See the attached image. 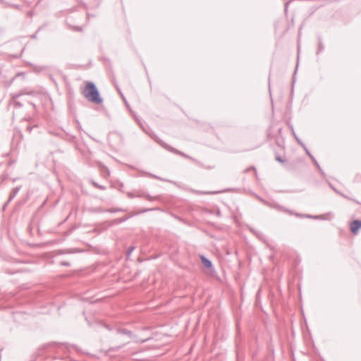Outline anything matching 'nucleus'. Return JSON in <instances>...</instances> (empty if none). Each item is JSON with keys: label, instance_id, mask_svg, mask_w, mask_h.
<instances>
[{"label": "nucleus", "instance_id": "f257e3e1", "mask_svg": "<svg viewBox=\"0 0 361 361\" xmlns=\"http://www.w3.org/2000/svg\"><path fill=\"white\" fill-rule=\"evenodd\" d=\"M82 93L89 102L93 104H101L104 101L98 88L93 82L87 81Z\"/></svg>", "mask_w": 361, "mask_h": 361}, {"label": "nucleus", "instance_id": "f03ea898", "mask_svg": "<svg viewBox=\"0 0 361 361\" xmlns=\"http://www.w3.org/2000/svg\"><path fill=\"white\" fill-rule=\"evenodd\" d=\"M163 148H164L165 149H166L172 153H174V154L180 155L185 158L189 159L192 160V161H194L195 164H198L200 166L204 168V165L200 161L197 160L196 159H195L192 157H190L189 155L185 154L184 152H183L181 151L176 149V148L168 145L167 143H163ZM205 169H212V167H205Z\"/></svg>", "mask_w": 361, "mask_h": 361}, {"label": "nucleus", "instance_id": "7ed1b4c3", "mask_svg": "<svg viewBox=\"0 0 361 361\" xmlns=\"http://www.w3.org/2000/svg\"><path fill=\"white\" fill-rule=\"evenodd\" d=\"M134 118L136 120L138 125L140 126V127L142 129V130L163 147V143L165 142L162 141L161 139H159L152 130H150L149 128H145L135 115H134Z\"/></svg>", "mask_w": 361, "mask_h": 361}, {"label": "nucleus", "instance_id": "20e7f679", "mask_svg": "<svg viewBox=\"0 0 361 361\" xmlns=\"http://www.w3.org/2000/svg\"><path fill=\"white\" fill-rule=\"evenodd\" d=\"M158 209V208H147V209H143L141 212H137L135 214H131L130 215H128V216H125L122 218H118V219H116L114 220V224H122L125 221H126L127 220H128L129 219L135 216V215H137V214H142V213H145V212H151V211H153V210H157Z\"/></svg>", "mask_w": 361, "mask_h": 361}, {"label": "nucleus", "instance_id": "39448f33", "mask_svg": "<svg viewBox=\"0 0 361 361\" xmlns=\"http://www.w3.org/2000/svg\"><path fill=\"white\" fill-rule=\"evenodd\" d=\"M85 320L87 322L89 326L93 328L95 331H99V329L102 327H104L108 329L109 331H112L114 329V328H112L109 324H102V322L98 321L91 322L87 319V317H85Z\"/></svg>", "mask_w": 361, "mask_h": 361}, {"label": "nucleus", "instance_id": "423d86ee", "mask_svg": "<svg viewBox=\"0 0 361 361\" xmlns=\"http://www.w3.org/2000/svg\"><path fill=\"white\" fill-rule=\"evenodd\" d=\"M200 258L201 263L204 265V267L205 268L210 270L211 272L215 271V269L214 267L213 263L209 258H207L204 255H200Z\"/></svg>", "mask_w": 361, "mask_h": 361}, {"label": "nucleus", "instance_id": "0eeeda50", "mask_svg": "<svg viewBox=\"0 0 361 361\" xmlns=\"http://www.w3.org/2000/svg\"><path fill=\"white\" fill-rule=\"evenodd\" d=\"M361 229V220L355 219L350 224V231L353 234L356 235L359 230Z\"/></svg>", "mask_w": 361, "mask_h": 361}, {"label": "nucleus", "instance_id": "6e6552de", "mask_svg": "<svg viewBox=\"0 0 361 361\" xmlns=\"http://www.w3.org/2000/svg\"><path fill=\"white\" fill-rule=\"evenodd\" d=\"M23 94H32V92H20L16 94L13 95L12 99L14 103V106L18 108H21L23 106V104L18 100V98Z\"/></svg>", "mask_w": 361, "mask_h": 361}, {"label": "nucleus", "instance_id": "1a4fd4ad", "mask_svg": "<svg viewBox=\"0 0 361 361\" xmlns=\"http://www.w3.org/2000/svg\"><path fill=\"white\" fill-rule=\"evenodd\" d=\"M270 207L276 209L277 211L284 212L288 213L289 214H293V212L292 210L286 209V207H284L283 206H282L278 203H274V204H271Z\"/></svg>", "mask_w": 361, "mask_h": 361}, {"label": "nucleus", "instance_id": "9d476101", "mask_svg": "<svg viewBox=\"0 0 361 361\" xmlns=\"http://www.w3.org/2000/svg\"><path fill=\"white\" fill-rule=\"evenodd\" d=\"M115 329H116V333L118 334L126 335V336H127L129 338L133 336V333L131 331L128 330L126 329L116 327V328H115Z\"/></svg>", "mask_w": 361, "mask_h": 361}, {"label": "nucleus", "instance_id": "9b49d317", "mask_svg": "<svg viewBox=\"0 0 361 361\" xmlns=\"http://www.w3.org/2000/svg\"><path fill=\"white\" fill-rule=\"evenodd\" d=\"M20 189H21V186L19 185V186H16V187L13 188L11 190L9 197H8V202H11L15 198V197L18 193V192L20 191Z\"/></svg>", "mask_w": 361, "mask_h": 361}, {"label": "nucleus", "instance_id": "f8f14e48", "mask_svg": "<svg viewBox=\"0 0 361 361\" xmlns=\"http://www.w3.org/2000/svg\"><path fill=\"white\" fill-rule=\"evenodd\" d=\"M135 197H145L147 200H148L149 201H153V200L159 199V196L153 197V196L150 195L149 194H145L144 192L140 193V194L137 195Z\"/></svg>", "mask_w": 361, "mask_h": 361}, {"label": "nucleus", "instance_id": "ddd939ff", "mask_svg": "<svg viewBox=\"0 0 361 361\" xmlns=\"http://www.w3.org/2000/svg\"><path fill=\"white\" fill-rule=\"evenodd\" d=\"M130 338H131L135 343H145L150 339V338H138V336L134 334H133V336L130 337Z\"/></svg>", "mask_w": 361, "mask_h": 361}, {"label": "nucleus", "instance_id": "4468645a", "mask_svg": "<svg viewBox=\"0 0 361 361\" xmlns=\"http://www.w3.org/2000/svg\"><path fill=\"white\" fill-rule=\"evenodd\" d=\"M130 338H131L135 343H145L150 339V338H138V336L134 334H133V336L130 337Z\"/></svg>", "mask_w": 361, "mask_h": 361}, {"label": "nucleus", "instance_id": "2eb2a0df", "mask_svg": "<svg viewBox=\"0 0 361 361\" xmlns=\"http://www.w3.org/2000/svg\"><path fill=\"white\" fill-rule=\"evenodd\" d=\"M324 49V45L323 44L322 37L318 36V49L317 51V55L319 54Z\"/></svg>", "mask_w": 361, "mask_h": 361}, {"label": "nucleus", "instance_id": "dca6fc26", "mask_svg": "<svg viewBox=\"0 0 361 361\" xmlns=\"http://www.w3.org/2000/svg\"><path fill=\"white\" fill-rule=\"evenodd\" d=\"M250 231L254 233L259 240H264V239H263L264 238V235L262 233L259 232V231H256L255 229L252 228H250Z\"/></svg>", "mask_w": 361, "mask_h": 361}, {"label": "nucleus", "instance_id": "f3484780", "mask_svg": "<svg viewBox=\"0 0 361 361\" xmlns=\"http://www.w3.org/2000/svg\"><path fill=\"white\" fill-rule=\"evenodd\" d=\"M230 190H224L222 191H207V192H202V191H197V194H206V195H214V194H218V193H220V192H226V191H229Z\"/></svg>", "mask_w": 361, "mask_h": 361}, {"label": "nucleus", "instance_id": "a211bd4d", "mask_svg": "<svg viewBox=\"0 0 361 361\" xmlns=\"http://www.w3.org/2000/svg\"><path fill=\"white\" fill-rule=\"evenodd\" d=\"M306 154L309 156V157L312 159L314 164L317 166V168H319V164L316 160V159L313 157L309 149H306Z\"/></svg>", "mask_w": 361, "mask_h": 361}, {"label": "nucleus", "instance_id": "6ab92c4d", "mask_svg": "<svg viewBox=\"0 0 361 361\" xmlns=\"http://www.w3.org/2000/svg\"><path fill=\"white\" fill-rule=\"evenodd\" d=\"M90 183L96 188H98V189H100L102 190H104L106 188L105 186H104L102 185H99V183L95 182L94 180H90Z\"/></svg>", "mask_w": 361, "mask_h": 361}, {"label": "nucleus", "instance_id": "aec40b11", "mask_svg": "<svg viewBox=\"0 0 361 361\" xmlns=\"http://www.w3.org/2000/svg\"><path fill=\"white\" fill-rule=\"evenodd\" d=\"M125 211H126V209H123L121 208H110V209H105L106 212H109V213H116L118 212H125Z\"/></svg>", "mask_w": 361, "mask_h": 361}, {"label": "nucleus", "instance_id": "412c9836", "mask_svg": "<svg viewBox=\"0 0 361 361\" xmlns=\"http://www.w3.org/2000/svg\"><path fill=\"white\" fill-rule=\"evenodd\" d=\"M6 7H9V8H15V9H17V10H21L22 9V6L18 5V4H11V3H6Z\"/></svg>", "mask_w": 361, "mask_h": 361}, {"label": "nucleus", "instance_id": "4be33fe9", "mask_svg": "<svg viewBox=\"0 0 361 361\" xmlns=\"http://www.w3.org/2000/svg\"><path fill=\"white\" fill-rule=\"evenodd\" d=\"M127 343H124V344L121 345H118V346H115V347H111V348H110L108 350V351H109V352H111V351H112V352H116V351H118V350H119L120 349H121L123 346H125Z\"/></svg>", "mask_w": 361, "mask_h": 361}, {"label": "nucleus", "instance_id": "5701e85b", "mask_svg": "<svg viewBox=\"0 0 361 361\" xmlns=\"http://www.w3.org/2000/svg\"><path fill=\"white\" fill-rule=\"evenodd\" d=\"M9 178V175L8 173L4 172L0 176V180L1 182L5 181L6 180Z\"/></svg>", "mask_w": 361, "mask_h": 361}, {"label": "nucleus", "instance_id": "b1692460", "mask_svg": "<svg viewBox=\"0 0 361 361\" xmlns=\"http://www.w3.org/2000/svg\"><path fill=\"white\" fill-rule=\"evenodd\" d=\"M298 63H297V65H296V68L295 69V71H294V73L293 75V78H292V91H293V87H294V84L295 82V75L297 70H298Z\"/></svg>", "mask_w": 361, "mask_h": 361}, {"label": "nucleus", "instance_id": "393cba45", "mask_svg": "<svg viewBox=\"0 0 361 361\" xmlns=\"http://www.w3.org/2000/svg\"><path fill=\"white\" fill-rule=\"evenodd\" d=\"M329 186L338 194L342 195L343 197H344L345 198H347V199H349V197L348 196H346L345 195L343 194L342 192H339L337 189H336L331 183H329Z\"/></svg>", "mask_w": 361, "mask_h": 361}, {"label": "nucleus", "instance_id": "a878e982", "mask_svg": "<svg viewBox=\"0 0 361 361\" xmlns=\"http://www.w3.org/2000/svg\"><path fill=\"white\" fill-rule=\"evenodd\" d=\"M118 90L119 94H121V96L122 97V98H123V101H124V102H125L126 106H127V108H128L130 111H131V110L130 109V105L128 104V103L127 100H126V98L124 97V96H123V93L121 92V91L119 89H118Z\"/></svg>", "mask_w": 361, "mask_h": 361}, {"label": "nucleus", "instance_id": "bb28decb", "mask_svg": "<svg viewBox=\"0 0 361 361\" xmlns=\"http://www.w3.org/2000/svg\"><path fill=\"white\" fill-rule=\"evenodd\" d=\"M250 170H253L255 171V176L257 178V169L255 166H250V168H247L245 169V173H247L249 172Z\"/></svg>", "mask_w": 361, "mask_h": 361}, {"label": "nucleus", "instance_id": "cd10ccee", "mask_svg": "<svg viewBox=\"0 0 361 361\" xmlns=\"http://www.w3.org/2000/svg\"><path fill=\"white\" fill-rule=\"evenodd\" d=\"M303 218L312 219H319L320 217L319 216H313L311 214H304Z\"/></svg>", "mask_w": 361, "mask_h": 361}, {"label": "nucleus", "instance_id": "c85d7f7f", "mask_svg": "<svg viewBox=\"0 0 361 361\" xmlns=\"http://www.w3.org/2000/svg\"><path fill=\"white\" fill-rule=\"evenodd\" d=\"M288 124L289 127L290 128L291 132H292V133H293V135L294 137L295 138L296 141L298 142V140H300V139H299V138H298V137L296 135V134H295V130H294V128H293V125H290L289 123H288Z\"/></svg>", "mask_w": 361, "mask_h": 361}, {"label": "nucleus", "instance_id": "c756f323", "mask_svg": "<svg viewBox=\"0 0 361 361\" xmlns=\"http://www.w3.org/2000/svg\"><path fill=\"white\" fill-rule=\"evenodd\" d=\"M135 249V246H130L126 251V256L129 257L132 252Z\"/></svg>", "mask_w": 361, "mask_h": 361}, {"label": "nucleus", "instance_id": "7c9ffc66", "mask_svg": "<svg viewBox=\"0 0 361 361\" xmlns=\"http://www.w3.org/2000/svg\"><path fill=\"white\" fill-rule=\"evenodd\" d=\"M38 128V126H37V125H35V126H30V125H29V126H27L26 127V130H27L30 133L32 131V130H33L34 128Z\"/></svg>", "mask_w": 361, "mask_h": 361}, {"label": "nucleus", "instance_id": "2f4dec72", "mask_svg": "<svg viewBox=\"0 0 361 361\" xmlns=\"http://www.w3.org/2000/svg\"><path fill=\"white\" fill-rule=\"evenodd\" d=\"M41 28H38L35 33L32 34L30 37L33 39H37V33L40 31Z\"/></svg>", "mask_w": 361, "mask_h": 361}, {"label": "nucleus", "instance_id": "473e14b6", "mask_svg": "<svg viewBox=\"0 0 361 361\" xmlns=\"http://www.w3.org/2000/svg\"><path fill=\"white\" fill-rule=\"evenodd\" d=\"M268 88H269V95H270V97H271V100H272L271 91V84H270V76L269 77V80H268ZM271 102L273 103V101H271Z\"/></svg>", "mask_w": 361, "mask_h": 361}, {"label": "nucleus", "instance_id": "72a5a7b5", "mask_svg": "<svg viewBox=\"0 0 361 361\" xmlns=\"http://www.w3.org/2000/svg\"><path fill=\"white\" fill-rule=\"evenodd\" d=\"M298 143L302 147V148L304 149V150L306 152V149H308L307 148V147L305 146V145L300 140H298Z\"/></svg>", "mask_w": 361, "mask_h": 361}, {"label": "nucleus", "instance_id": "f704fd0d", "mask_svg": "<svg viewBox=\"0 0 361 361\" xmlns=\"http://www.w3.org/2000/svg\"><path fill=\"white\" fill-rule=\"evenodd\" d=\"M60 264L63 267H70L71 266V263L69 262H66V261L61 262Z\"/></svg>", "mask_w": 361, "mask_h": 361}, {"label": "nucleus", "instance_id": "c9c22d12", "mask_svg": "<svg viewBox=\"0 0 361 361\" xmlns=\"http://www.w3.org/2000/svg\"><path fill=\"white\" fill-rule=\"evenodd\" d=\"M94 212H106L105 209H102L101 207H97L94 209Z\"/></svg>", "mask_w": 361, "mask_h": 361}, {"label": "nucleus", "instance_id": "e433bc0d", "mask_svg": "<svg viewBox=\"0 0 361 361\" xmlns=\"http://www.w3.org/2000/svg\"><path fill=\"white\" fill-rule=\"evenodd\" d=\"M276 160L277 161L280 162V163H284V162H285V160H284V159H282L281 157H279V156H277V157H276Z\"/></svg>", "mask_w": 361, "mask_h": 361}, {"label": "nucleus", "instance_id": "4c0bfd02", "mask_svg": "<svg viewBox=\"0 0 361 361\" xmlns=\"http://www.w3.org/2000/svg\"><path fill=\"white\" fill-rule=\"evenodd\" d=\"M293 215H295L297 217L303 218L304 214H300V213H297V212H293Z\"/></svg>", "mask_w": 361, "mask_h": 361}, {"label": "nucleus", "instance_id": "58836bf2", "mask_svg": "<svg viewBox=\"0 0 361 361\" xmlns=\"http://www.w3.org/2000/svg\"><path fill=\"white\" fill-rule=\"evenodd\" d=\"M27 16L29 18H32V17L34 16V12H33V11H29L27 13Z\"/></svg>", "mask_w": 361, "mask_h": 361}, {"label": "nucleus", "instance_id": "ea45409f", "mask_svg": "<svg viewBox=\"0 0 361 361\" xmlns=\"http://www.w3.org/2000/svg\"><path fill=\"white\" fill-rule=\"evenodd\" d=\"M11 202H8V200L3 205V207H2V209L3 211H5L6 207L8 206V204L10 203Z\"/></svg>", "mask_w": 361, "mask_h": 361}, {"label": "nucleus", "instance_id": "a19ab883", "mask_svg": "<svg viewBox=\"0 0 361 361\" xmlns=\"http://www.w3.org/2000/svg\"><path fill=\"white\" fill-rule=\"evenodd\" d=\"M290 1H287L285 3V12H287V10H288V6L289 5Z\"/></svg>", "mask_w": 361, "mask_h": 361}, {"label": "nucleus", "instance_id": "79ce46f5", "mask_svg": "<svg viewBox=\"0 0 361 361\" xmlns=\"http://www.w3.org/2000/svg\"><path fill=\"white\" fill-rule=\"evenodd\" d=\"M136 195H134L132 192H128V197H130V198H133L135 197Z\"/></svg>", "mask_w": 361, "mask_h": 361}, {"label": "nucleus", "instance_id": "37998d69", "mask_svg": "<svg viewBox=\"0 0 361 361\" xmlns=\"http://www.w3.org/2000/svg\"><path fill=\"white\" fill-rule=\"evenodd\" d=\"M318 170L319 171V172L323 175L324 176V171L322 170V169L321 168V166H319V168H317Z\"/></svg>", "mask_w": 361, "mask_h": 361}, {"label": "nucleus", "instance_id": "c03bdc74", "mask_svg": "<svg viewBox=\"0 0 361 361\" xmlns=\"http://www.w3.org/2000/svg\"><path fill=\"white\" fill-rule=\"evenodd\" d=\"M55 344H57L56 343H54ZM59 345H65L66 348H68V346L70 345L68 343H59Z\"/></svg>", "mask_w": 361, "mask_h": 361}, {"label": "nucleus", "instance_id": "a18cd8bd", "mask_svg": "<svg viewBox=\"0 0 361 361\" xmlns=\"http://www.w3.org/2000/svg\"><path fill=\"white\" fill-rule=\"evenodd\" d=\"M153 177L155 178L161 180L167 181V180L163 179V178H160L159 176H153Z\"/></svg>", "mask_w": 361, "mask_h": 361}, {"label": "nucleus", "instance_id": "49530a36", "mask_svg": "<svg viewBox=\"0 0 361 361\" xmlns=\"http://www.w3.org/2000/svg\"><path fill=\"white\" fill-rule=\"evenodd\" d=\"M176 218L177 219H178L179 221H182V222H183V221H183V219L181 217H179V216H176Z\"/></svg>", "mask_w": 361, "mask_h": 361}, {"label": "nucleus", "instance_id": "de8ad7c7", "mask_svg": "<svg viewBox=\"0 0 361 361\" xmlns=\"http://www.w3.org/2000/svg\"><path fill=\"white\" fill-rule=\"evenodd\" d=\"M18 178H11L12 182H16L17 180H18Z\"/></svg>", "mask_w": 361, "mask_h": 361}, {"label": "nucleus", "instance_id": "09e8293b", "mask_svg": "<svg viewBox=\"0 0 361 361\" xmlns=\"http://www.w3.org/2000/svg\"><path fill=\"white\" fill-rule=\"evenodd\" d=\"M87 18H90V17H93L94 15H90L89 13H87Z\"/></svg>", "mask_w": 361, "mask_h": 361}, {"label": "nucleus", "instance_id": "8fccbe9b", "mask_svg": "<svg viewBox=\"0 0 361 361\" xmlns=\"http://www.w3.org/2000/svg\"><path fill=\"white\" fill-rule=\"evenodd\" d=\"M82 6H83V7H84L85 8H86V9L87 8V4H85V3H83V4H82Z\"/></svg>", "mask_w": 361, "mask_h": 361}, {"label": "nucleus", "instance_id": "3c124183", "mask_svg": "<svg viewBox=\"0 0 361 361\" xmlns=\"http://www.w3.org/2000/svg\"><path fill=\"white\" fill-rule=\"evenodd\" d=\"M75 30H78V31H81L82 30L81 27H76Z\"/></svg>", "mask_w": 361, "mask_h": 361}, {"label": "nucleus", "instance_id": "603ef678", "mask_svg": "<svg viewBox=\"0 0 361 361\" xmlns=\"http://www.w3.org/2000/svg\"><path fill=\"white\" fill-rule=\"evenodd\" d=\"M97 301H99V300H94V301H90V303H94V302H97Z\"/></svg>", "mask_w": 361, "mask_h": 361}, {"label": "nucleus", "instance_id": "864d4df0", "mask_svg": "<svg viewBox=\"0 0 361 361\" xmlns=\"http://www.w3.org/2000/svg\"><path fill=\"white\" fill-rule=\"evenodd\" d=\"M260 200H261L262 201H263V202H264V204H269L267 203V202L264 201V200H263L262 199H261V198H260Z\"/></svg>", "mask_w": 361, "mask_h": 361}, {"label": "nucleus", "instance_id": "5fc2aeb1", "mask_svg": "<svg viewBox=\"0 0 361 361\" xmlns=\"http://www.w3.org/2000/svg\"><path fill=\"white\" fill-rule=\"evenodd\" d=\"M281 130H282V128H279V133H281Z\"/></svg>", "mask_w": 361, "mask_h": 361}, {"label": "nucleus", "instance_id": "6e6d98bb", "mask_svg": "<svg viewBox=\"0 0 361 361\" xmlns=\"http://www.w3.org/2000/svg\"><path fill=\"white\" fill-rule=\"evenodd\" d=\"M42 1V0H39V1L37 2L36 6H37V5L40 3V1Z\"/></svg>", "mask_w": 361, "mask_h": 361}, {"label": "nucleus", "instance_id": "4d7b16f0", "mask_svg": "<svg viewBox=\"0 0 361 361\" xmlns=\"http://www.w3.org/2000/svg\"><path fill=\"white\" fill-rule=\"evenodd\" d=\"M71 138H72L73 140H75V139L76 138V137H75V136H72V137H71Z\"/></svg>", "mask_w": 361, "mask_h": 361}, {"label": "nucleus", "instance_id": "13d9d810", "mask_svg": "<svg viewBox=\"0 0 361 361\" xmlns=\"http://www.w3.org/2000/svg\"><path fill=\"white\" fill-rule=\"evenodd\" d=\"M13 164V161H9L8 165Z\"/></svg>", "mask_w": 361, "mask_h": 361}, {"label": "nucleus", "instance_id": "bf43d9fd", "mask_svg": "<svg viewBox=\"0 0 361 361\" xmlns=\"http://www.w3.org/2000/svg\"><path fill=\"white\" fill-rule=\"evenodd\" d=\"M26 3H27V4L28 6H30V2L26 1Z\"/></svg>", "mask_w": 361, "mask_h": 361}, {"label": "nucleus", "instance_id": "052dcab7", "mask_svg": "<svg viewBox=\"0 0 361 361\" xmlns=\"http://www.w3.org/2000/svg\"><path fill=\"white\" fill-rule=\"evenodd\" d=\"M108 175L110 174V171L107 169Z\"/></svg>", "mask_w": 361, "mask_h": 361}]
</instances>
